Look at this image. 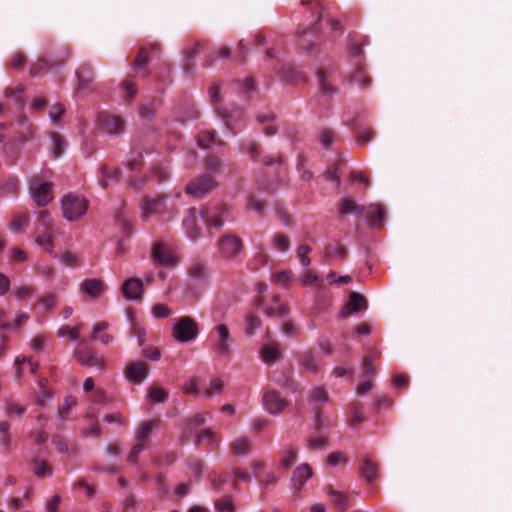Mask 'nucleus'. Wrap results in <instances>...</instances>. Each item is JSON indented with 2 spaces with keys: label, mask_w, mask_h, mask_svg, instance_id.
I'll return each instance as SVG.
<instances>
[{
  "label": "nucleus",
  "mask_w": 512,
  "mask_h": 512,
  "mask_svg": "<svg viewBox=\"0 0 512 512\" xmlns=\"http://www.w3.org/2000/svg\"><path fill=\"white\" fill-rule=\"evenodd\" d=\"M10 424L6 421H0V445H2L5 449H9L12 436L9 433Z\"/></svg>",
  "instance_id": "nucleus-39"
},
{
  "label": "nucleus",
  "mask_w": 512,
  "mask_h": 512,
  "mask_svg": "<svg viewBox=\"0 0 512 512\" xmlns=\"http://www.w3.org/2000/svg\"><path fill=\"white\" fill-rule=\"evenodd\" d=\"M14 364H15V367H16V374L19 376L22 372L21 368H20V365L21 364H27L29 366V370L31 373H36L37 369H38V365L34 362H32V360L30 358H27V357H17L14 361Z\"/></svg>",
  "instance_id": "nucleus-46"
},
{
  "label": "nucleus",
  "mask_w": 512,
  "mask_h": 512,
  "mask_svg": "<svg viewBox=\"0 0 512 512\" xmlns=\"http://www.w3.org/2000/svg\"><path fill=\"white\" fill-rule=\"evenodd\" d=\"M327 461L328 464L333 467L344 465L346 464V456L342 452H333L329 454Z\"/></svg>",
  "instance_id": "nucleus-53"
},
{
  "label": "nucleus",
  "mask_w": 512,
  "mask_h": 512,
  "mask_svg": "<svg viewBox=\"0 0 512 512\" xmlns=\"http://www.w3.org/2000/svg\"><path fill=\"white\" fill-rule=\"evenodd\" d=\"M199 216V209L189 208L186 210L183 220L182 226L185 231L186 236L195 241L201 236V228L197 224V218Z\"/></svg>",
  "instance_id": "nucleus-12"
},
{
  "label": "nucleus",
  "mask_w": 512,
  "mask_h": 512,
  "mask_svg": "<svg viewBox=\"0 0 512 512\" xmlns=\"http://www.w3.org/2000/svg\"><path fill=\"white\" fill-rule=\"evenodd\" d=\"M311 251L312 248L306 244L299 245L296 249V256L303 268H307L311 264V259L309 258Z\"/></svg>",
  "instance_id": "nucleus-37"
},
{
  "label": "nucleus",
  "mask_w": 512,
  "mask_h": 512,
  "mask_svg": "<svg viewBox=\"0 0 512 512\" xmlns=\"http://www.w3.org/2000/svg\"><path fill=\"white\" fill-rule=\"evenodd\" d=\"M312 468L303 463L299 465L293 472L291 477L292 486L294 489H300L311 478Z\"/></svg>",
  "instance_id": "nucleus-19"
},
{
  "label": "nucleus",
  "mask_w": 512,
  "mask_h": 512,
  "mask_svg": "<svg viewBox=\"0 0 512 512\" xmlns=\"http://www.w3.org/2000/svg\"><path fill=\"white\" fill-rule=\"evenodd\" d=\"M243 248V241L234 234H225L219 238L217 249L219 254L227 259L235 258Z\"/></svg>",
  "instance_id": "nucleus-9"
},
{
  "label": "nucleus",
  "mask_w": 512,
  "mask_h": 512,
  "mask_svg": "<svg viewBox=\"0 0 512 512\" xmlns=\"http://www.w3.org/2000/svg\"><path fill=\"white\" fill-rule=\"evenodd\" d=\"M361 474L368 483H371L377 477V466L370 460L365 459L361 467Z\"/></svg>",
  "instance_id": "nucleus-31"
},
{
  "label": "nucleus",
  "mask_w": 512,
  "mask_h": 512,
  "mask_svg": "<svg viewBox=\"0 0 512 512\" xmlns=\"http://www.w3.org/2000/svg\"><path fill=\"white\" fill-rule=\"evenodd\" d=\"M109 324L107 322H98L92 328L91 341H99L103 345H108L114 341L113 337L106 333Z\"/></svg>",
  "instance_id": "nucleus-20"
},
{
  "label": "nucleus",
  "mask_w": 512,
  "mask_h": 512,
  "mask_svg": "<svg viewBox=\"0 0 512 512\" xmlns=\"http://www.w3.org/2000/svg\"><path fill=\"white\" fill-rule=\"evenodd\" d=\"M340 212L342 214H353L360 215L365 213V208L358 205L354 199L346 198L343 199L340 205ZM366 215L369 218V224L372 227H379L380 222L383 219L384 212L380 205L373 204L367 208Z\"/></svg>",
  "instance_id": "nucleus-6"
},
{
  "label": "nucleus",
  "mask_w": 512,
  "mask_h": 512,
  "mask_svg": "<svg viewBox=\"0 0 512 512\" xmlns=\"http://www.w3.org/2000/svg\"><path fill=\"white\" fill-rule=\"evenodd\" d=\"M74 357L78 363L85 367L102 370L106 366V361L99 356L95 350L89 347L76 349L74 351Z\"/></svg>",
  "instance_id": "nucleus-11"
},
{
  "label": "nucleus",
  "mask_w": 512,
  "mask_h": 512,
  "mask_svg": "<svg viewBox=\"0 0 512 512\" xmlns=\"http://www.w3.org/2000/svg\"><path fill=\"white\" fill-rule=\"evenodd\" d=\"M148 402L151 404L154 403H163L168 398V393L164 389L160 387H152L150 388L148 395Z\"/></svg>",
  "instance_id": "nucleus-35"
},
{
  "label": "nucleus",
  "mask_w": 512,
  "mask_h": 512,
  "mask_svg": "<svg viewBox=\"0 0 512 512\" xmlns=\"http://www.w3.org/2000/svg\"><path fill=\"white\" fill-rule=\"evenodd\" d=\"M215 508L219 512H233L234 510L233 502L229 497L218 500L215 503Z\"/></svg>",
  "instance_id": "nucleus-52"
},
{
  "label": "nucleus",
  "mask_w": 512,
  "mask_h": 512,
  "mask_svg": "<svg viewBox=\"0 0 512 512\" xmlns=\"http://www.w3.org/2000/svg\"><path fill=\"white\" fill-rule=\"evenodd\" d=\"M367 308L366 300L363 296L356 292L350 294L348 303L341 311L342 317H348L351 313H357Z\"/></svg>",
  "instance_id": "nucleus-17"
},
{
  "label": "nucleus",
  "mask_w": 512,
  "mask_h": 512,
  "mask_svg": "<svg viewBox=\"0 0 512 512\" xmlns=\"http://www.w3.org/2000/svg\"><path fill=\"white\" fill-rule=\"evenodd\" d=\"M34 288L30 285H22L19 287H16L13 291V294L16 299L23 300L26 298H29L33 295Z\"/></svg>",
  "instance_id": "nucleus-49"
},
{
  "label": "nucleus",
  "mask_w": 512,
  "mask_h": 512,
  "mask_svg": "<svg viewBox=\"0 0 512 512\" xmlns=\"http://www.w3.org/2000/svg\"><path fill=\"white\" fill-rule=\"evenodd\" d=\"M159 425V421L157 420H150L145 421L140 424L138 429L135 433V440L142 441L144 443H148V439L150 435L152 434V431L157 428Z\"/></svg>",
  "instance_id": "nucleus-21"
},
{
  "label": "nucleus",
  "mask_w": 512,
  "mask_h": 512,
  "mask_svg": "<svg viewBox=\"0 0 512 512\" xmlns=\"http://www.w3.org/2000/svg\"><path fill=\"white\" fill-rule=\"evenodd\" d=\"M190 278L196 282H199L201 285H206L208 275L206 267L201 263L193 264L190 268Z\"/></svg>",
  "instance_id": "nucleus-24"
},
{
  "label": "nucleus",
  "mask_w": 512,
  "mask_h": 512,
  "mask_svg": "<svg viewBox=\"0 0 512 512\" xmlns=\"http://www.w3.org/2000/svg\"><path fill=\"white\" fill-rule=\"evenodd\" d=\"M224 388V382L221 378H214L210 381L209 389L203 391L205 397H211L213 394H219Z\"/></svg>",
  "instance_id": "nucleus-45"
},
{
  "label": "nucleus",
  "mask_w": 512,
  "mask_h": 512,
  "mask_svg": "<svg viewBox=\"0 0 512 512\" xmlns=\"http://www.w3.org/2000/svg\"><path fill=\"white\" fill-rule=\"evenodd\" d=\"M144 293L143 281L140 278L132 277L125 280L121 286L122 296L130 301L142 298Z\"/></svg>",
  "instance_id": "nucleus-13"
},
{
  "label": "nucleus",
  "mask_w": 512,
  "mask_h": 512,
  "mask_svg": "<svg viewBox=\"0 0 512 512\" xmlns=\"http://www.w3.org/2000/svg\"><path fill=\"white\" fill-rule=\"evenodd\" d=\"M273 279L277 284L281 286H287L292 279V275L290 271H281L275 273L273 275Z\"/></svg>",
  "instance_id": "nucleus-55"
},
{
  "label": "nucleus",
  "mask_w": 512,
  "mask_h": 512,
  "mask_svg": "<svg viewBox=\"0 0 512 512\" xmlns=\"http://www.w3.org/2000/svg\"><path fill=\"white\" fill-rule=\"evenodd\" d=\"M91 69L89 67H81L77 70L76 75L78 78V87L81 90H86L90 87L92 80L89 78L91 74Z\"/></svg>",
  "instance_id": "nucleus-34"
},
{
  "label": "nucleus",
  "mask_w": 512,
  "mask_h": 512,
  "mask_svg": "<svg viewBox=\"0 0 512 512\" xmlns=\"http://www.w3.org/2000/svg\"><path fill=\"white\" fill-rule=\"evenodd\" d=\"M100 173L101 177L99 183L103 188H107L118 178L120 171L118 169H108L106 166H101Z\"/></svg>",
  "instance_id": "nucleus-25"
},
{
  "label": "nucleus",
  "mask_w": 512,
  "mask_h": 512,
  "mask_svg": "<svg viewBox=\"0 0 512 512\" xmlns=\"http://www.w3.org/2000/svg\"><path fill=\"white\" fill-rule=\"evenodd\" d=\"M52 187L50 172L33 175L29 180V193L40 207L46 206L53 199Z\"/></svg>",
  "instance_id": "nucleus-3"
},
{
  "label": "nucleus",
  "mask_w": 512,
  "mask_h": 512,
  "mask_svg": "<svg viewBox=\"0 0 512 512\" xmlns=\"http://www.w3.org/2000/svg\"><path fill=\"white\" fill-rule=\"evenodd\" d=\"M351 422L353 425H358L363 421V409L359 403H354L350 408Z\"/></svg>",
  "instance_id": "nucleus-48"
},
{
  "label": "nucleus",
  "mask_w": 512,
  "mask_h": 512,
  "mask_svg": "<svg viewBox=\"0 0 512 512\" xmlns=\"http://www.w3.org/2000/svg\"><path fill=\"white\" fill-rule=\"evenodd\" d=\"M147 447V443H144L142 441H139V440H135V444L134 446L132 447L130 453H129V456H128V461L131 462V463H135L136 460H137V457L138 455L144 451V449Z\"/></svg>",
  "instance_id": "nucleus-51"
},
{
  "label": "nucleus",
  "mask_w": 512,
  "mask_h": 512,
  "mask_svg": "<svg viewBox=\"0 0 512 512\" xmlns=\"http://www.w3.org/2000/svg\"><path fill=\"white\" fill-rule=\"evenodd\" d=\"M51 140H52L51 151H52L53 157L55 159H57L62 156V154L65 150V147H66V143H65L64 138L61 135L56 134V133L51 134Z\"/></svg>",
  "instance_id": "nucleus-32"
},
{
  "label": "nucleus",
  "mask_w": 512,
  "mask_h": 512,
  "mask_svg": "<svg viewBox=\"0 0 512 512\" xmlns=\"http://www.w3.org/2000/svg\"><path fill=\"white\" fill-rule=\"evenodd\" d=\"M246 321V332L248 335H252L257 329L261 327V320L257 316L248 314L245 318Z\"/></svg>",
  "instance_id": "nucleus-47"
},
{
  "label": "nucleus",
  "mask_w": 512,
  "mask_h": 512,
  "mask_svg": "<svg viewBox=\"0 0 512 512\" xmlns=\"http://www.w3.org/2000/svg\"><path fill=\"white\" fill-rule=\"evenodd\" d=\"M314 37L315 27L308 28L299 35L298 45L307 52H310L314 48V42L312 41Z\"/></svg>",
  "instance_id": "nucleus-26"
},
{
  "label": "nucleus",
  "mask_w": 512,
  "mask_h": 512,
  "mask_svg": "<svg viewBox=\"0 0 512 512\" xmlns=\"http://www.w3.org/2000/svg\"><path fill=\"white\" fill-rule=\"evenodd\" d=\"M28 222H29L28 215H26V214L20 215L13 220L11 227L15 231H20L22 228H24L28 225Z\"/></svg>",
  "instance_id": "nucleus-61"
},
{
  "label": "nucleus",
  "mask_w": 512,
  "mask_h": 512,
  "mask_svg": "<svg viewBox=\"0 0 512 512\" xmlns=\"http://www.w3.org/2000/svg\"><path fill=\"white\" fill-rule=\"evenodd\" d=\"M149 366L143 362H132L125 370L126 378L135 384H140L148 376Z\"/></svg>",
  "instance_id": "nucleus-15"
},
{
  "label": "nucleus",
  "mask_w": 512,
  "mask_h": 512,
  "mask_svg": "<svg viewBox=\"0 0 512 512\" xmlns=\"http://www.w3.org/2000/svg\"><path fill=\"white\" fill-rule=\"evenodd\" d=\"M351 82L357 83L363 87H367L370 84V80L364 71L358 70L351 76Z\"/></svg>",
  "instance_id": "nucleus-57"
},
{
  "label": "nucleus",
  "mask_w": 512,
  "mask_h": 512,
  "mask_svg": "<svg viewBox=\"0 0 512 512\" xmlns=\"http://www.w3.org/2000/svg\"><path fill=\"white\" fill-rule=\"evenodd\" d=\"M216 142V135L213 131H203L198 135V145L201 148H210Z\"/></svg>",
  "instance_id": "nucleus-43"
},
{
  "label": "nucleus",
  "mask_w": 512,
  "mask_h": 512,
  "mask_svg": "<svg viewBox=\"0 0 512 512\" xmlns=\"http://www.w3.org/2000/svg\"><path fill=\"white\" fill-rule=\"evenodd\" d=\"M221 170L222 163L219 159L209 160L206 172L186 186V193L195 198L204 197L216 187L215 175L220 173Z\"/></svg>",
  "instance_id": "nucleus-2"
},
{
  "label": "nucleus",
  "mask_w": 512,
  "mask_h": 512,
  "mask_svg": "<svg viewBox=\"0 0 512 512\" xmlns=\"http://www.w3.org/2000/svg\"><path fill=\"white\" fill-rule=\"evenodd\" d=\"M64 113V108L61 104L54 105L49 112V117L52 122L58 123L60 121L61 116Z\"/></svg>",
  "instance_id": "nucleus-64"
},
{
  "label": "nucleus",
  "mask_w": 512,
  "mask_h": 512,
  "mask_svg": "<svg viewBox=\"0 0 512 512\" xmlns=\"http://www.w3.org/2000/svg\"><path fill=\"white\" fill-rule=\"evenodd\" d=\"M32 466L37 477H50L53 473L51 465L43 459H35Z\"/></svg>",
  "instance_id": "nucleus-27"
},
{
  "label": "nucleus",
  "mask_w": 512,
  "mask_h": 512,
  "mask_svg": "<svg viewBox=\"0 0 512 512\" xmlns=\"http://www.w3.org/2000/svg\"><path fill=\"white\" fill-rule=\"evenodd\" d=\"M97 126L101 132L108 135H119L125 131L124 120L106 112H101L97 116Z\"/></svg>",
  "instance_id": "nucleus-8"
},
{
  "label": "nucleus",
  "mask_w": 512,
  "mask_h": 512,
  "mask_svg": "<svg viewBox=\"0 0 512 512\" xmlns=\"http://www.w3.org/2000/svg\"><path fill=\"white\" fill-rule=\"evenodd\" d=\"M151 257L158 265L165 267H173L179 262L177 255L171 248L160 242L153 244Z\"/></svg>",
  "instance_id": "nucleus-10"
},
{
  "label": "nucleus",
  "mask_w": 512,
  "mask_h": 512,
  "mask_svg": "<svg viewBox=\"0 0 512 512\" xmlns=\"http://www.w3.org/2000/svg\"><path fill=\"white\" fill-rule=\"evenodd\" d=\"M262 403L265 410L272 415L280 414L287 407V402L274 390L264 393Z\"/></svg>",
  "instance_id": "nucleus-14"
},
{
  "label": "nucleus",
  "mask_w": 512,
  "mask_h": 512,
  "mask_svg": "<svg viewBox=\"0 0 512 512\" xmlns=\"http://www.w3.org/2000/svg\"><path fill=\"white\" fill-rule=\"evenodd\" d=\"M228 210L218 205L202 206L199 208V216L208 228L220 229L225 223V215Z\"/></svg>",
  "instance_id": "nucleus-7"
},
{
  "label": "nucleus",
  "mask_w": 512,
  "mask_h": 512,
  "mask_svg": "<svg viewBox=\"0 0 512 512\" xmlns=\"http://www.w3.org/2000/svg\"><path fill=\"white\" fill-rule=\"evenodd\" d=\"M56 299L57 296L54 293H46L38 298V303L44 312H50L56 304Z\"/></svg>",
  "instance_id": "nucleus-41"
},
{
  "label": "nucleus",
  "mask_w": 512,
  "mask_h": 512,
  "mask_svg": "<svg viewBox=\"0 0 512 512\" xmlns=\"http://www.w3.org/2000/svg\"><path fill=\"white\" fill-rule=\"evenodd\" d=\"M151 175L160 181H164L169 178L170 172L166 166H157L152 170Z\"/></svg>",
  "instance_id": "nucleus-60"
},
{
  "label": "nucleus",
  "mask_w": 512,
  "mask_h": 512,
  "mask_svg": "<svg viewBox=\"0 0 512 512\" xmlns=\"http://www.w3.org/2000/svg\"><path fill=\"white\" fill-rule=\"evenodd\" d=\"M346 254V250L340 245H328L325 248V256L329 259L339 260L342 259Z\"/></svg>",
  "instance_id": "nucleus-42"
},
{
  "label": "nucleus",
  "mask_w": 512,
  "mask_h": 512,
  "mask_svg": "<svg viewBox=\"0 0 512 512\" xmlns=\"http://www.w3.org/2000/svg\"><path fill=\"white\" fill-rule=\"evenodd\" d=\"M165 208V197H145L142 203L143 217L147 218L152 214L160 213Z\"/></svg>",
  "instance_id": "nucleus-18"
},
{
  "label": "nucleus",
  "mask_w": 512,
  "mask_h": 512,
  "mask_svg": "<svg viewBox=\"0 0 512 512\" xmlns=\"http://www.w3.org/2000/svg\"><path fill=\"white\" fill-rule=\"evenodd\" d=\"M329 494H330L332 501L339 508H344L346 506V497L343 494H341L340 492L335 491L333 489H329Z\"/></svg>",
  "instance_id": "nucleus-62"
},
{
  "label": "nucleus",
  "mask_w": 512,
  "mask_h": 512,
  "mask_svg": "<svg viewBox=\"0 0 512 512\" xmlns=\"http://www.w3.org/2000/svg\"><path fill=\"white\" fill-rule=\"evenodd\" d=\"M272 247L279 252H286L290 248V239L287 235L277 233L272 237Z\"/></svg>",
  "instance_id": "nucleus-29"
},
{
  "label": "nucleus",
  "mask_w": 512,
  "mask_h": 512,
  "mask_svg": "<svg viewBox=\"0 0 512 512\" xmlns=\"http://www.w3.org/2000/svg\"><path fill=\"white\" fill-rule=\"evenodd\" d=\"M300 365L311 372H316L319 368V361L311 352H305L300 357Z\"/></svg>",
  "instance_id": "nucleus-30"
},
{
  "label": "nucleus",
  "mask_w": 512,
  "mask_h": 512,
  "mask_svg": "<svg viewBox=\"0 0 512 512\" xmlns=\"http://www.w3.org/2000/svg\"><path fill=\"white\" fill-rule=\"evenodd\" d=\"M279 355V345L266 346L261 351V358L265 363H273Z\"/></svg>",
  "instance_id": "nucleus-38"
},
{
  "label": "nucleus",
  "mask_w": 512,
  "mask_h": 512,
  "mask_svg": "<svg viewBox=\"0 0 512 512\" xmlns=\"http://www.w3.org/2000/svg\"><path fill=\"white\" fill-rule=\"evenodd\" d=\"M231 449L236 455H246L250 449V441L245 437H239L232 442Z\"/></svg>",
  "instance_id": "nucleus-36"
},
{
  "label": "nucleus",
  "mask_w": 512,
  "mask_h": 512,
  "mask_svg": "<svg viewBox=\"0 0 512 512\" xmlns=\"http://www.w3.org/2000/svg\"><path fill=\"white\" fill-rule=\"evenodd\" d=\"M88 200L85 196L69 192L61 199V210L63 216L68 221H77L82 218L88 209Z\"/></svg>",
  "instance_id": "nucleus-4"
},
{
  "label": "nucleus",
  "mask_w": 512,
  "mask_h": 512,
  "mask_svg": "<svg viewBox=\"0 0 512 512\" xmlns=\"http://www.w3.org/2000/svg\"><path fill=\"white\" fill-rule=\"evenodd\" d=\"M363 365L367 373V378L360 382L357 386L356 391L359 395H364L366 392L372 389V381L370 379V375L372 376L374 374V370L372 368L370 359H365Z\"/></svg>",
  "instance_id": "nucleus-22"
},
{
  "label": "nucleus",
  "mask_w": 512,
  "mask_h": 512,
  "mask_svg": "<svg viewBox=\"0 0 512 512\" xmlns=\"http://www.w3.org/2000/svg\"><path fill=\"white\" fill-rule=\"evenodd\" d=\"M171 314L169 307L165 304H156L152 308V315L157 318H166Z\"/></svg>",
  "instance_id": "nucleus-54"
},
{
  "label": "nucleus",
  "mask_w": 512,
  "mask_h": 512,
  "mask_svg": "<svg viewBox=\"0 0 512 512\" xmlns=\"http://www.w3.org/2000/svg\"><path fill=\"white\" fill-rule=\"evenodd\" d=\"M36 243L42 250L53 254L52 232L49 228H44L43 234L37 236Z\"/></svg>",
  "instance_id": "nucleus-28"
},
{
  "label": "nucleus",
  "mask_w": 512,
  "mask_h": 512,
  "mask_svg": "<svg viewBox=\"0 0 512 512\" xmlns=\"http://www.w3.org/2000/svg\"><path fill=\"white\" fill-rule=\"evenodd\" d=\"M60 261L67 267H74L78 265V257L70 252H65L60 256Z\"/></svg>",
  "instance_id": "nucleus-59"
},
{
  "label": "nucleus",
  "mask_w": 512,
  "mask_h": 512,
  "mask_svg": "<svg viewBox=\"0 0 512 512\" xmlns=\"http://www.w3.org/2000/svg\"><path fill=\"white\" fill-rule=\"evenodd\" d=\"M38 386L40 389L39 394L37 395L36 402L39 406H45L47 402L51 399V393L46 388V381L40 380L38 382Z\"/></svg>",
  "instance_id": "nucleus-44"
},
{
  "label": "nucleus",
  "mask_w": 512,
  "mask_h": 512,
  "mask_svg": "<svg viewBox=\"0 0 512 512\" xmlns=\"http://www.w3.org/2000/svg\"><path fill=\"white\" fill-rule=\"evenodd\" d=\"M148 62V52L146 49L142 48L136 59H135V63H134V69L138 72V71H141V70H145V65L147 64Z\"/></svg>",
  "instance_id": "nucleus-50"
},
{
  "label": "nucleus",
  "mask_w": 512,
  "mask_h": 512,
  "mask_svg": "<svg viewBox=\"0 0 512 512\" xmlns=\"http://www.w3.org/2000/svg\"><path fill=\"white\" fill-rule=\"evenodd\" d=\"M80 328L81 325H77L73 328L68 325H63L58 329L57 334L59 337H69L72 341H77L80 337Z\"/></svg>",
  "instance_id": "nucleus-40"
},
{
  "label": "nucleus",
  "mask_w": 512,
  "mask_h": 512,
  "mask_svg": "<svg viewBox=\"0 0 512 512\" xmlns=\"http://www.w3.org/2000/svg\"><path fill=\"white\" fill-rule=\"evenodd\" d=\"M298 452L294 448H287L283 451L280 459V465L284 469H289L296 462Z\"/></svg>",
  "instance_id": "nucleus-33"
},
{
  "label": "nucleus",
  "mask_w": 512,
  "mask_h": 512,
  "mask_svg": "<svg viewBox=\"0 0 512 512\" xmlns=\"http://www.w3.org/2000/svg\"><path fill=\"white\" fill-rule=\"evenodd\" d=\"M76 405V399L74 397H66L62 406L59 409V415L60 417H64L67 415L70 410Z\"/></svg>",
  "instance_id": "nucleus-58"
},
{
  "label": "nucleus",
  "mask_w": 512,
  "mask_h": 512,
  "mask_svg": "<svg viewBox=\"0 0 512 512\" xmlns=\"http://www.w3.org/2000/svg\"><path fill=\"white\" fill-rule=\"evenodd\" d=\"M216 324L210 330L207 343L212 355L217 359H230L233 354L234 338L230 327L221 322V318L217 316V311L212 313Z\"/></svg>",
  "instance_id": "nucleus-1"
},
{
  "label": "nucleus",
  "mask_w": 512,
  "mask_h": 512,
  "mask_svg": "<svg viewBox=\"0 0 512 512\" xmlns=\"http://www.w3.org/2000/svg\"><path fill=\"white\" fill-rule=\"evenodd\" d=\"M299 282L303 286H316L320 287L321 280L316 270L305 268L304 272L299 277Z\"/></svg>",
  "instance_id": "nucleus-23"
},
{
  "label": "nucleus",
  "mask_w": 512,
  "mask_h": 512,
  "mask_svg": "<svg viewBox=\"0 0 512 512\" xmlns=\"http://www.w3.org/2000/svg\"><path fill=\"white\" fill-rule=\"evenodd\" d=\"M106 290V284L100 279H85L80 284V291L83 295L96 299Z\"/></svg>",
  "instance_id": "nucleus-16"
},
{
  "label": "nucleus",
  "mask_w": 512,
  "mask_h": 512,
  "mask_svg": "<svg viewBox=\"0 0 512 512\" xmlns=\"http://www.w3.org/2000/svg\"><path fill=\"white\" fill-rule=\"evenodd\" d=\"M200 334V325L191 316H181L172 327V337L179 343L194 342Z\"/></svg>",
  "instance_id": "nucleus-5"
},
{
  "label": "nucleus",
  "mask_w": 512,
  "mask_h": 512,
  "mask_svg": "<svg viewBox=\"0 0 512 512\" xmlns=\"http://www.w3.org/2000/svg\"><path fill=\"white\" fill-rule=\"evenodd\" d=\"M287 307L283 304H278L275 307H270L266 310L268 316L284 317L287 314Z\"/></svg>",
  "instance_id": "nucleus-63"
},
{
  "label": "nucleus",
  "mask_w": 512,
  "mask_h": 512,
  "mask_svg": "<svg viewBox=\"0 0 512 512\" xmlns=\"http://www.w3.org/2000/svg\"><path fill=\"white\" fill-rule=\"evenodd\" d=\"M25 411H26L25 407L15 403V402L9 401L6 403V412L9 415H15V416L20 417L25 413Z\"/></svg>",
  "instance_id": "nucleus-56"
}]
</instances>
